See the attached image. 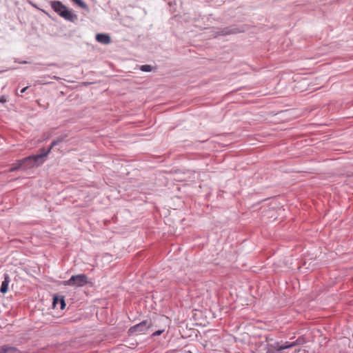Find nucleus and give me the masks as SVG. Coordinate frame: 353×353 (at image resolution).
Instances as JSON below:
<instances>
[{
  "label": "nucleus",
  "mask_w": 353,
  "mask_h": 353,
  "mask_svg": "<svg viewBox=\"0 0 353 353\" xmlns=\"http://www.w3.org/2000/svg\"><path fill=\"white\" fill-rule=\"evenodd\" d=\"M67 137V134H65L63 137H58L57 139L52 141V146H56L59 143H61L64 139Z\"/></svg>",
  "instance_id": "13"
},
{
  "label": "nucleus",
  "mask_w": 353,
  "mask_h": 353,
  "mask_svg": "<svg viewBox=\"0 0 353 353\" xmlns=\"http://www.w3.org/2000/svg\"><path fill=\"white\" fill-rule=\"evenodd\" d=\"M163 332V330H157L152 333V336H157L161 335Z\"/></svg>",
  "instance_id": "15"
},
{
  "label": "nucleus",
  "mask_w": 353,
  "mask_h": 353,
  "mask_svg": "<svg viewBox=\"0 0 353 353\" xmlns=\"http://www.w3.org/2000/svg\"><path fill=\"white\" fill-rule=\"evenodd\" d=\"M88 283V276L84 274L72 276L68 280L63 281L64 285L75 288L83 287Z\"/></svg>",
  "instance_id": "3"
},
{
  "label": "nucleus",
  "mask_w": 353,
  "mask_h": 353,
  "mask_svg": "<svg viewBox=\"0 0 353 353\" xmlns=\"http://www.w3.org/2000/svg\"><path fill=\"white\" fill-rule=\"evenodd\" d=\"M45 161L40 154L30 155L17 161V163L10 168V172H14L19 168L28 170L42 165Z\"/></svg>",
  "instance_id": "1"
},
{
  "label": "nucleus",
  "mask_w": 353,
  "mask_h": 353,
  "mask_svg": "<svg viewBox=\"0 0 353 353\" xmlns=\"http://www.w3.org/2000/svg\"><path fill=\"white\" fill-rule=\"evenodd\" d=\"M141 70L143 72H151L152 70V67L150 65H143L140 68Z\"/></svg>",
  "instance_id": "14"
},
{
  "label": "nucleus",
  "mask_w": 353,
  "mask_h": 353,
  "mask_svg": "<svg viewBox=\"0 0 353 353\" xmlns=\"http://www.w3.org/2000/svg\"><path fill=\"white\" fill-rule=\"evenodd\" d=\"M10 283V276L8 274H4V280L2 281L0 292L3 294H5L8 291V285Z\"/></svg>",
  "instance_id": "7"
},
{
  "label": "nucleus",
  "mask_w": 353,
  "mask_h": 353,
  "mask_svg": "<svg viewBox=\"0 0 353 353\" xmlns=\"http://www.w3.org/2000/svg\"><path fill=\"white\" fill-rule=\"evenodd\" d=\"M305 341L303 338L299 337L294 341H286L284 345H279V343H276V346L274 347V350H272V353H281V352L283 350L295 347L299 345H302L305 343Z\"/></svg>",
  "instance_id": "4"
},
{
  "label": "nucleus",
  "mask_w": 353,
  "mask_h": 353,
  "mask_svg": "<svg viewBox=\"0 0 353 353\" xmlns=\"http://www.w3.org/2000/svg\"><path fill=\"white\" fill-rule=\"evenodd\" d=\"M54 146H52V142L51 143L49 148L48 150H45L44 148H43L41 150V152L40 153V155L42 157V158L43 159V160L46 161L48 154L50 153L51 152V150L54 148Z\"/></svg>",
  "instance_id": "10"
},
{
  "label": "nucleus",
  "mask_w": 353,
  "mask_h": 353,
  "mask_svg": "<svg viewBox=\"0 0 353 353\" xmlns=\"http://www.w3.org/2000/svg\"><path fill=\"white\" fill-rule=\"evenodd\" d=\"M151 323L148 321H143L129 329L130 334H143L145 333L150 327Z\"/></svg>",
  "instance_id": "5"
},
{
  "label": "nucleus",
  "mask_w": 353,
  "mask_h": 353,
  "mask_svg": "<svg viewBox=\"0 0 353 353\" xmlns=\"http://www.w3.org/2000/svg\"><path fill=\"white\" fill-rule=\"evenodd\" d=\"M54 146H52V142L51 143L49 148L48 150H45L44 148H43L41 150V152L40 153V155L42 157V158L43 159V160L46 161L48 154L50 153L51 152V150L54 148Z\"/></svg>",
  "instance_id": "11"
},
{
  "label": "nucleus",
  "mask_w": 353,
  "mask_h": 353,
  "mask_svg": "<svg viewBox=\"0 0 353 353\" xmlns=\"http://www.w3.org/2000/svg\"><path fill=\"white\" fill-rule=\"evenodd\" d=\"M72 1H74V3H76L80 8H81L84 10H88V6L82 0H72Z\"/></svg>",
  "instance_id": "12"
},
{
  "label": "nucleus",
  "mask_w": 353,
  "mask_h": 353,
  "mask_svg": "<svg viewBox=\"0 0 353 353\" xmlns=\"http://www.w3.org/2000/svg\"><path fill=\"white\" fill-rule=\"evenodd\" d=\"M28 88V87L26 86V87L23 88V89H21V91H20L21 94L24 93Z\"/></svg>",
  "instance_id": "16"
},
{
  "label": "nucleus",
  "mask_w": 353,
  "mask_h": 353,
  "mask_svg": "<svg viewBox=\"0 0 353 353\" xmlns=\"http://www.w3.org/2000/svg\"><path fill=\"white\" fill-rule=\"evenodd\" d=\"M0 353H19V351L13 347L3 346L0 349Z\"/></svg>",
  "instance_id": "9"
},
{
  "label": "nucleus",
  "mask_w": 353,
  "mask_h": 353,
  "mask_svg": "<svg viewBox=\"0 0 353 353\" xmlns=\"http://www.w3.org/2000/svg\"><path fill=\"white\" fill-rule=\"evenodd\" d=\"M96 40L103 44H109L111 41L110 37L107 34H97L96 35Z\"/></svg>",
  "instance_id": "6"
},
{
  "label": "nucleus",
  "mask_w": 353,
  "mask_h": 353,
  "mask_svg": "<svg viewBox=\"0 0 353 353\" xmlns=\"http://www.w3.org/2000/svg\"><path fill=\"white\" fill-rule=\"evenodd\" d=\"M58 305H60L61 310H63L65 308V303L63 296H54L53 305L54 307H57Z\"/></svg>",
  "instance_id": "8"
},
{
  "label": "nucleus",
  "mask_w": 353,
  "mask_h": 353,
  "mask_svg": "<svg viewBox=\"0 0 353 353\" xmlns=\"http://www.w3.org/2000/svg\"><path fill=\"white\" fill-rule=\"evenodd\" d=\"M1 102H4V101H6V100H5V99H1Z\"/></svg>",
  "instance_id": "17"
},
{
  "label": "nucleus",
  "mask_w": 353,
  "mask_h": 353,
  "mask_svg": "<svg viewBox=\"0 0 353 353\" xmlns=\"http://www.w3.org/2000/svg\"><path fill=\"white\" fill-rule=\"evenodd\" d=\"M50 6L53 10L64 19L71 22H74L77 19V15L71 10H69L61 1H52Z\"/></svg>",
  "instance_id": "2"
}]
</instances>
